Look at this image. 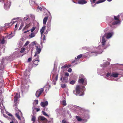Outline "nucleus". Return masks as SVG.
<instances>
[{
  "label": "nucleus",
  "mask_w": 123,
  "mask_h": 123,
  "mask_svg": "<svg viewBox=\"0 0 123 123\" xmlns=\"http://www.w3.org/2000/svg\"><path fill=\"white\" fill-rule=\"evenodd\" d=\"M74 93L77 96H83L84 93L80 86L79 85L76 86L75 90L73 91Z\"/></svg>",
  "instance_id": "obj_1"
},
{
  "label": "nucleus",
  "mask_w": 123,
  "mask_h": 123,
  "mask_svg": "<svg viewBox=\"0 0 123 123\" xmlns=\"http://www.w3.org/2000/svg\"><path fill=\"white\" fill-rule=\"evenodd\" d=\"M44 90V89L42 88L39 89L37 91L36 93V96L37 97H39L43 92Z\"/></svg>",
  "instance_id": "obj_2"
},
{
  "label": "nucleus",
  "mask_w": 123,
  "mask_h": 123,
  "mask_svg": "<svg viewBox=\"0 0 123 123\" xmlns=\"http://www.w3.org/2000/svg\"><path fill=\"white\" fill-rule=\"evenodd\" d=\"M114 19L116 20V21L112 23V24L113 25H116L119 23L120 21L118 17L114 16Z\"/></svg>",
  "instance_id": "obj_3"
},
{
  "label": "nucleus",
  "mask_w": 123,
  "mask_h": 123,
  "mask_svg": "<svg viewBox=\"0 0 123 123\" xmlns=\"http://www.w3.org/2000/svg\"><path fill=\"white\" fill-rule=\"evenodd\" d=\"M40 119L42 121H44L45 123H47L48 121L47 119L43 116H40L39 117L38 119V122H39V120Z\"/></svg>",
  "instance_id": "obj_4"
},
{
  "label": "nucleus",
  "mask_w": 123,
  "mask_h": 123,
  "mask_svg": "<svg viewBox=\"0 0 123 123\" xmlns=\"http://www.w3.org/2000/svg\"><path fill=\"white\" fill-rule=\"evenodd\" d=\"M39 62V60H33L32 62H33V64H32L33 66L34 67L36 66L38 64V63Z\"/></svg>",
  "instance_id": "obj_5"
},
{
  "label": "nucleus",
  "mask_w": 123,
  "mask_h": 123,
  "mask_svg": "<svg viewBox=\"0 0 123 123\" xmlns=\"http://www.w3.org/2000/svg\"><path fill=\"white\" fill-rule=\"evenodd\" d=\"M48 104V103L47 101H46L44 102H41L40 104L41 106L43 107L47 106Z\"/></svg>",
  "instance_id": "obj_6"
},
{
  "label": "nucleus",
  "mask_w": 123,
  "mask_h": 123,
  "mask_svg": "<svg viewBox=\"0 0 123 123\" xmlns=\"http://www.w3.org/2000/svg\"><path fill=\"white\" fill-rule=\"evenodd\" d=\"M36 52L35 53L39 54L40 52L41 49L40 47H38L37 46H36Z\"/></svg>",
  "instance_id": "obj_7"
},
{
  "label": "nucleus",
  "mask_w": 123,
  "mask_h": 123,
  "mask_svg": "<svg viewBox=\"0 0 123 123\" xmlns=\"http://www.w3.org/2000/svg\"><path fill=\"white\" fill-rule=\"evenodd\" d=\"M87 1L85 0H79L78 3L80 4H84L86 3Z\"/></svg>",
  "instance_id": "obj_8"
},
{
  "label": "nucleus",
  "mask_w": 123,
  "mask_h": 123,
  "mask_svg": "<svg viewBox=\"0 0 123 123\" xmlns=\"http://www.w3.org/2000/svg\"><path fill=\"white\" fill-rule=\"evenodd\" d=\"M10 5V3L8 1L4 4V7L5 8H9Z\"/></svg>",
  "instance_id": "obj_9"
},
{
  "label": "nucleus",
  "mask_w": 123,
  "mask_h": 123,
  "mask_svg": "<svg viewBox=\"0 0 123 123\" xmlns=\"http://www.w3.org/2000/svg\"><path fill=\"white\" fill-rule=\"evenodd\" d=\"M92 53L97 54L98 53L97 52L93 51L92 52H90L86 53V55H87V56H88V55H89L90 56H91L92 55Z\"/></svg>",
  "instance_id": "obj_10"
},
{
  "label": "nucleus",
  "mask_w": 123,
  "mask_h": 123,
  "mask_svg": "<svg viewBox=\"0 0 123 123\" xmlns=\"http://www.w3.org/2000/svg\"><path fill=\"white\" fill-rule=\"evenodd\" d=\"M105 36L108 39L111 37L112 36V34L111 33H109L107 34H105Z\"/></svg>",
  "instance_id": "obj_11"
},
{
  "label": "nucleus",
  "mask_w": 123,
  "mask_h": 123,
  "mask_svg": "<svg viewBox=\"0 0 123 123\" xmlns=\"http://www.w3.org/2000/svg\"><path fill=\"white\" fill-rule=\"evenodd\" d=\"M45 29V26H43L41 29L40 30V32L41 34V36H42L43 33L44 32V30Z\"/></svg>",
  "instance_id": "obj_12"
},
{
  "label": "nucleus",
  "mask_w": 123,
  "mask_h": 123,
  "mask_svg": "<svg viewBox=\"0 0 123 123\" xmlns=\"http://www.w3.org/2000/svg\"><path fill=\"white\" fill-rule=\"evenodd\" d=\"M39 56L38 55V54L35 53L34 56L33 60H39Z\"/></svg>",
  "instance_id": "obj_13"
},
{
  "label": "nucleus",
  "mask_w": 123,
  "mask_h": 123,
  "mask_svg": "<svg viewBox=\"0 0 123 123\" xmlns=\"http://www.w3.org/2000/svg\"><path fill=\"white\" fill-rule=\"evenodd\" d=\"M18 93H16V95L14 96V103L17 102L18 99Z\"/></svg>",
  "instance_id": "obj_14"
},
{
  "label": "nucleus",
  "mask_w": 123,
  "mask_h": 123,
  "mask_svg": "<svg viewBox=\"0 0 123 123\" xmlns=\"http://www.w3.org/2000/svg\"><path fill=\"white\" fill-rule=\"evenodd\" d=\"M48 18V17H45L43 19V23L45 25L46 24Z\"/></svg>",
  "instance_id": "obj_15"
},
{
  "label": "nucleus",
  "mask_w": 123,
  "mask_h": 123,
  "mask_svg": "<svg viewBox=\"0 0 123 123\" xmlns=\"http://www.w3.org/2000/svg\"><path fill=\"white\" fill-rule=\"evenodd\" d=\"M85 79L84 80L82 78L79 79V80L78 81L80 83L83 84L84 82L85 81Z\"/></svg>",
  "instance_id": "obj_16"
},
{
  "label": "nucleus",
  "mask_w": 123,
  "mask_h": 123,
  "mask_svg": "<svg viewBox=\"0 0 123 123\" xmlns=\"http://www.w3.org/2000/svg\"><path fill=\"white\" fill-rule=\"evenodd\" d=\"M118 75L119 74H118L113 73L111 75V76H112L114 77H118Z\"/></svg>",
  "instance_id": "obj_17"
},
{
  "label": "nucleus",
  "mask_w": 123,
  "mask_h": 123,
  "mask_svg": "<svg viewBox=\"0 0 123 123\" xmlns=\"http://www.w3.org/2000/svg\"><path fill=\"white\" fill-rule=\"evenodd\" d=\"M105 42L106 40H105V38H104V36H103L102 37V45H105Z\"/></svg>",
  "instance_id": "obj_18"
},
{
  "label": "nucleus",
  "mask_w": 123,
  "mask_h": 123,
  "mask_svg": "<svg viewBox=\"0 0 123 123\" xmlns=\"http://www.w3.org/2000/svg\"><path fill=\"white\" fill-rule=\"evenodd\" d=\"M31 25V24L30 23H29L26 25L23 28V30H24L25 29H26L28 28H29L30 26Z\"/></svg>",
  "instance_id": "obj_19"
},
{
  "label": "nucleus",
  "mask_w": 123,
  "mask_h": 123,
  "mask_svg": "<svg viewBox=\"0 0 123 123\" xmlns=\"http://www.w3.org/2000/svg\"><path fill=\"white\" fill-rule=\"evenodd\" d=\"M68 77L65 76H64L63 78V80L64 82L66 83L68 82Z\"/></svg>",
  "instance_id": "obj_20"
},
{
  "label": "nucleus",
  "mask_w": 123,
  "mask_h": 123,
  "mask_svg": "<svg viewBox=\"0 0 123 123\" xmlns=\"http://www.w3.org/2000/svg\"><path fill=\"white\" fill-rule=\"evenodd\" d=\"M35 36V35L34 33L32 32L29 35V37H30V38H32Z\"/></svg>",
  "instance_id": "obj_21"
},
{
  "label": "nucleus",
  "mask_w": 123,
  "mask_h": 123,
  "mask_svg": "<svg viewBox=\"0 0 123 123\" xmlns=\"http://www.w3.org/2000/svg\"><path fill=\"white\" fill-rule=\"evenodd\" d=\"M105 1V0H100L97 1L96 2V4H98L99 3H101Z\"/></svg>",
  "instance_id": "obj_22"
},
{
  "label": "nucleus",
  "mask_w": 123,
  "mask_h": 123,
  "mask_svg": "<svg viewBox=\"0 0 123 123\" xmlns=\"http://www.w3.org/2000/svg\"><path fill=\"white\" fill-rule=\"evenodd\" d=\"M76 118L77 120L79 121H80L82 120V119L79 116H76Z\"/></svg>",
  "instance_id": "obj_23"
},
{
  "label": "nucleus",
  "mask_w": 123,
  "mask_h": 123,
  "mask_svg": "<svg viewBox=\"0 0 123 123\" xmlns=\"http://www.w3.org/2000/svg\"><path fill=\"white\" fill-rule=\"evenodd\" d=\"M42 113H43V114L44 115L48 117H49V115H48V114H47L45 111H42Z\"/></svg>",
  "instance_id": "obj_24"
},
{
  "label": "nucleus",
  "mask_w": 123,
  "mask_h": 123,
  "mask_svg": "<svg viewBox=\"0 0 123 123\" xmlns=\"http://www.w3.org/2000/svg\"><path fill=\"white\" fill-rule=\"evenodd\" d=\"M15 116L19 120L21 119L18 113H16L15 114Z\"/></svg>",
  "instance_id": "obj_25"
},
{
  "label": "nucleus",
  "mask_w": 123,
  "mask_h": 123,
  "mask_svg": "<svg viewBox=\"0 0 123 123\" xmlns=\"http://www.w3.org/2000/svg\"><path fill=\"white\" fill-rule=\"evenodd\" d=\"M24 26V23H22L20 25V26L19 27V28L18 29V30H21Z\"/></svg>",
  "instance_id": "obj_26"
},
{
  "label": "nucleus",
  "mask_w": 123,
  "mask_h": 123,
  "mask_svg": "<svg viewBox=\"0 0 123 123\" xmlns=\"http://www.w3.org/2000/svg\"><path fill=\"white\" fill-rule=\"evenodd\" d=\"M25 50V49L24 48H23L21 49L20 52L21 53H23Z\"/></svg>",
  "instance_id": "obj_27"
},
{
  "label": "nucleus",
  "mask_w": 123,
  "mask_h": 123,
  "mask_svg": "<svg viewBox=\"0 0 123 123\" xmlns=\"http://www.w3.org/2000/svg\"><path fill=\"white\" fill-rule=\"evenodd\" d=\"M62 105H63L65 106L66 105V101L65 100H63L62 101Z\"/></svg>",
  "instance_id": "obj_28"
},
{
  "label": "nucleus",
  "mask_w": 123,
  "mask_h": 123,
  "mask_svg": "<svg viewBox=\"0 0 123 123\" xmlns=\"http://www.w3.org/2000/svg\"><path fill=\"white\" fill-rule=\"evenodd\" d=\"M36 117L35 116H33L31 118V120L33 121V122H35Z\"/></svg>",
  "instance_id": "obj_29"
},
{
  "label": "nucleus",
  "mask_w": 123,
  "mask_h": 123,
  "mask_svg": "<svg viewBox=\"0 0 123 123\" xmlns=\"http://www.w3.org/2000/svg\"><path fill=\"white\" fill-rule=\"evenodd\" d=\"M66 68H68V65H65L64 66H62L61 67V68L63 69Z\"/></svg>",
  "instance_id": "obj_30"
},
{
  "label": "nucleus",
  "mask_w": 123,
  "mask_h": 123,
  "mask_svg": "<svg viewBox=\"0 0 123 123\" xmlns=\"http://www.w3.org/2000/svg\"><path fill=\"white\" fill-rule=\"evenodd\" d=\"M3 82L2 75L1 74H0V82L2 83Z\"/></svg>",
  "instance_id": "obj_31"
},
{
  "label": "nucleus",
  "mask_w": 123,
  "mask_h": 123,
  "mask_svg": "<svg viewBox=\"0 0 123 123\" xmlns=\"http://www.w3.org/2000/svg\"><path fill=\"white\" fill-rule=\"evenodd\" d=\"M75 81L74 80H72L70 82V83L72 85H74L75 83Z\"/></svg>",
  "instance_id": "obj_32"
},
{
  "label": "nucleus",
  "mask_w": 123,
  "mask_h": 123,
  "mask_svg": "<svg viewBox=\"0 0 123 123\" xmlns=\"http://www.w3.org/2000/svg\"><path fill=\"white\" fill-rule=\"evenodd\" d=\"M82 55L81 54H80L77 56V58L78 59H79L81 58L82 56Z\"/></svg>",
  "instance_id": "obj_33"
},
{
  "label": "nucleus",
  "mask_w": 123,
  "mask_h": 123,
  "mask_svg": "<svg viewBox=\"0 0 123 123\" xmlns=\"http://www.w3.org/2000/svg\"><path fill=\"white\" fill-rule=\"evenodd\" d=\"M69 76V74L67 72H65L64 76H67V77H68Z\"/></svg>",
  "instance_id": "obj_34"
},
{
  "label": "nucleus",
  "mask_w": 123,
  "mask_h": 123,
  "mask_svg": "<svg viewBox=\"0 0 123 123\" xmlns=\"http://www.w3.org/2000/svg\"><path fill=\"white\" fill-rule=\"evenodd\" d=\"M36 29V27H32L30 30L31 32H33Z\"/></svg>",
  "instance_id": "obj_35"
},
{
  "label": "nucleus",
  "mask_w": 123,
  "mask_h": 123,
  "mask_svg": "<svg viewBox=\"0 0 123 123\" xmlns=\"http://www.w3.org/2000/svg\"><path fill=\"white\" fill-rule=\"evenodd\" d=\"M5 42V40L4 39H2L1 41V43L2 44H4Z\"/></svg>",
  "instance_id": "obj_36"
},
{
  "label": "nucleus",
  "mask_w": 123,
  "mask_h": 123,
  "mask_svg": "<svg viewBox=\"0 0 123 123\" xmlns=\"http://www.w3.org/2000/svg\"><path fill=\"white\" fill-rule=\"evenodd\" d=\"M61 86L62 88H65L66 87V85L65 84H62L61 85Z\"/></svg>",
  "instance_id": "obj_37"
},
{
  "label": "nucleus",
  "mask_w": 123,
  "mask_h": 123,
  "mask_svg": "<svg viewBox=\"0 0 123 123\" xmlns=\"http://www.w3.org/2000/svg\"><path fill=\"white\" fill-rule=\"evenodd\" d=\"M96 0H90V1L92 3H95Z\"/></svg>",
  "instance_id": "obj_38"
},
{
  "label": "nucleus",
  "mask_w": 123,
  "mask_h": 123,
  "mask_svg": "<svg viewBox=\"0 0 123 123\" xmlns=\"http://www.w3.org/2000/svg\"><path fill=\"white\" fill-rule=\"evenodd\" d=\"M29 43V41H27L25 43V46H27L28 45Z\"/></svg>",
  "instance_id": "obj_39"
},
{
  "label": "nucleus",
  "mask_w": 123,
  "mask_h": 123,
  "mask_svg": "<svg viewBox=\"0 0 123 123\" xmlns=\"http://www.w3.org/2000/svg\"><path fill=\"white\" fill-rule=\"evenodd\" d=\"M34 101L35 102V103L36 105H37L38 103V100H35Z\"/></svg>",
  "instance_id": "obj_40"
},
{
  "label": "nucleus",
  "mask_w": 123,
  "mask_h": 123,
  "mask_svg": "<svg viewBox=\"0 0 123 123\" xmlns=\"http://www.w3.org/2000/svg\"><path fill=\"white\" fill-rule=\"evenodd\" d=\"M62 123H68L67 122L66 120H63L62 121Z\"/></svg>",
  "instance_id": "obj_41"
},
{
  "label": "nucleus",
  "mask_w": 123,
  "mask_h": 123,
  "mask_svg": "<svg viewBox=\"0 0 123 123\" xmlns=\"http://www.w3.org/2000/svg\"><path fill=\"white\" fill-rule=\"evenodd\" d=\"M32 58H29L28 59V62H29L31 60Z\"/></svg>",
  "instance_id": "obj_42"
},
{
  "label": "nucleus",
  "mask_w": 123,
  "mask_h": 123,
  "mask_svg": "<svg viewBox=\"0 0 123 123\" xmlns=\"http://www.w3.org/2000/svg\"><path fill=\"white\" fill-rule=\"evenodd\" d=\"M111 73H108L106 74V76H107V77H108L110 76H111Z\"/></svg>",
  "instance_id": "obj_43"
},
{
  "label": "nucleus",
  "mask_w": 123,
  "mask_h": 123,
  "mask_svg": "<svg viewBox=\"0 0 123 123\" xmlns=\"http://www.w3.org/2000/svg\"><path fill=\"white\" fill-rule=\"evenodd\" d=\"M35 109L36 110V111L37 112H38V111H39L40 110V109L38 108H36V107L35 108Z\"/></svg>",
  "instance_id": "obj_44"
},
{
  "label": "nucleus",
  "mask_w": 123,
  "mask_h": 123,
  "mask_svg": "<svg viewBox=\"0 0 123 123\" xmlns=\"http://www.w3.org/2000/svg\"><path fill=\"white\" fill-rule=\"evenodd\" d=\"M10 118L11 119L14 120V117L13 116L11 117H10Z\"/></svg>",
  "instance_id": "obj_45"
},
{
  "label": "nucleus",
  "mask_w": 123,
  "mask_h": 123,
  "mask_svg": "<svg viewBox=\"0 0 123 123\" xmlns=\"http://www.w3.org/2000/svg\"><path fill=\"white\" fill-rule=\"evenodd\" d=\"M72 69L71 68H69L68 70V71L69 72H71Z\"/></svg>",
  "instance_id": "obj_46"
},
{
  "label": "nucleus",
  "mask_w": 123,
  "mask_h": 123,
  "mask_svg": "<svg viewBox=\"0 0 123 123\" xmlns=\"http://www.w3.org/2000/svg\"><path fill=\"white\" fill-rule=\"evenodd\" d=\"M37 9H39V10H40L41 11H42V8L41 7H39V6L37 7Z\"/></svg>",
  "instance_id": "obj_47"
},
{
  "label": "nucleus",
  "mask_w": 123,
  "mask_h": 123,
  "mask_svg": "<svg viewBox=\"0 0 123 123\" xmlns=\"http://www.w3.org/2000/svg\"><path fill=\"white\" fill-rule=\"evenodd\" d=\"M58 79V75L57 74L55 77V80L57 81Z\"/></svg>",
  "instance_id": "obj_48"
},
{
  "label": "nucleus",
  "mask_w": 123,
  "mask_h": 123,
  "mask_svg": "<svg viewBox=\"0 0 123 123\" xmlns=\"http://www.w3.org/2000/svg\"><path fill=\"white\" fill-rule=\"evenodd\" d=\"M18 25L17 24H16L15 26V29L16 30H17V29H16Z\"/></svg>",
  "instance_id": "obj_49"
},
{
  "label": "nucleus",
  "mask_w": 123,
  "mask_h": 123,
  "mask_svg": "<svg viewBox=\"0 0 123 123\" xmlns=\"http://www.w3.org/2000/svg\"><path fill=\"white\" fill-rule=\"evenodd\" d=\"M30 31V30H28L26 31H25L24 32V33H27L28 32H29Z\"/></svg>",
  "instance_id": "obj_50"
},
{
  "label": "nucleus",
  "mask_w": 123,
  "mask_h": 123,
  "mask_svg": "<svg viewBox=\"0 0 123 123\" xmlns=\"http://www.w3.org/2000/svg\"><path fill=\"white\" fill-rule=\"evenodd\" d=\"M2 91H0V97L2 96Z\"/></svg>",
  "instance_id": "obj_51"
},
{
  "label": "nucleus",
  "mask_w": 123,
  "mask_h": 123,
  "mask_svg": "<svg viewBox=\"0 0 123 123\" xmlns=\"http://www.w3.org/2000/svg\"><path fill=\"white\" fill-rule=\"evenodd\" d=\"M14 103H15V105H14L15 106L17 107V102Z\"/></svg>",
  "instance_id": "obj_52"
},
{
  "label": "nucleus",
  "mask_w": 123,
  "mask_h": 123,
  "mask_svg": "<svg viewBox=\"0 0 123 123\" xmlns=\"http://www.w3.org/2000/svg\"><path fill=\"white\" fill-rule=\"evenodd\" d=\"M8 115H9V116H10L11 117V116H12V115L10 113H9L8 114Z\"/></svg>",
  "instance_id": "obj_53"
},
{
  "label": "nucleus",
  "mask_w": 123,
  "mask_h": 123,
  "mask_svg": "<svg viewBox=\"0 0 123 123\" xmlns=\"http://www.w3.org/2000/svg\"><path fill=\"white\" fill-rule=\"evenodd\" d=\"M71 66V65H68V68L70 67Z\"/></svg>",
  "instance_id": "obj_54"
},
{
  "label": "nucleus",
  "mask_w": 123,
  "mask_h": 123,
  "mask_svg": "<svg viewBox=\"0 0 123 123\" xmlns=\"http://www.w3.org/2000/svg\"><path fill=\"white\" fill-rule=\"evenodd\" d=\"M45 36H43V40H45Z\"/></svg>",
  "instance_id": "obj_55"
},
{
  "label": "nucleus",
  "mask_w": 123,
  "mask_h": 123,
  "mask_svg": "<svg viewBox=\"0 0 123 123\" xmlns=\"http://www.w3.org/2000/svg\"><path fill=\"white\" fill-rule=\"evenodd\" d=\"M10 123H14L13 121V120H12V121L10 122Z\"/></svg>",
  "instance_id": "obj_56"
},
{
  "label": "nucleus",
  "mask_w": 123,
  "mask_h": 123,
  "mask_svg": "<svg viewBox=\"0 0 123 123\" xmlns=\"http://www.w3.org/2000/svg\"><path fill=\"white\" fill-rule=\"evenodd\" d=\"M75 60L73 61L72 62V63H74L75 62Z\"/></svg>",
  "instance_id": "obj_57"
},
{
  "label": "nucleus",
  "mask_w": 123,
  "mask_h": 123,
  "mask_svg": "<svg viewBox=\"0 0 123 123\" xmlns=\"http://www.w3.org/2000/svg\"><path fill=\"white\" fill-rule=\"evenodd\" d=\"M17 18H13L12 19V20H16V19H17Z\"/></svg>",
  "instance_id": "obj_58"
},
{
  "label": "nucleus",
  "mask_w": 123,
  "mask_h": 123,
  "mask_svg": "<svg viewBox=\"0 0 123 123\" xmlns=\"http://www.w3.org/2000/svg\"><path fill=\"white\" fill-rule=\"evenodd\" d=\"M48 110V108H46V111H47Z\"/></svg>",
  "instance_id": "obj_59"
},
{
  "label": "nucleus",
  "mask_w": 123,
  "mask_h": 123,
  "mask_svg": "<svg viewBox=\"0 0 123 123\" xmlns=\"http://www.w3.org/2000/svg\"><path fill=\"white\" fill-rule=\"evenodd\" d=\"M112 0H107V1H111Z\"/></svg>",
  "instance_id": "obj_60"
},
{
  "label": "nucleus",
  "mask_w": 123,
  "mask_h": 123,
  "mask_svg": "<svg viewBox=\"0 0 123 123\" xmlns=\"http://www.w3.org/2000/svg\"><path fill=\"white\" fill-rule=\"evenodd\" d=\"M60 80L61 81H62V77L60 79Z\"/></svg>",
  "instance_id": "obj_61"
},
{
  "label": "nucleus",
  "mask_w": 123,
  "mask_h": 123,
  "mask_svg": "<svg viewBox=\"0 0 123 123\" xmlns=\"http://www.w3.org/2000/svg\"><path fill=\"white\" fill-rule=\"evenodd\" d=\"M14 23H15V22H13V23H12V24H14Z\"/></svg>",
  "instance_id": "obj_62"
},
{
  "label": "nucleus",
  "mask_w": 123,
  "mask_h": 123,
  "mask_svg": "<svg viewBox=\"0 0 123 123\" xmlns=\"http://www.w3.org/2000/svg\"><path fill=\"white\" fill-rule=\"evenodd\" d=\"M11 34H12V33L10 34H9V35L10 36L11 35Z\"/></svg>",
  "instance_id": "obj_63"
},
{
  "label": "nucleus",
  "mask_w": 123,
  "mask_h": 123,
  "mask_svg": "<svg viewBox=\"0 0 123 123\" xmlns=\"http://www.w3.org/2000/svg\"><path fill=\"white\" fill-rule=\"evenodd\" d=\"M55 83H54V84H55Z\"/></svg>",
  "instance_id": "obj_64"
}]
</instances>
